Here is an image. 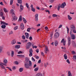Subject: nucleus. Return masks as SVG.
Masks as SVG:
<instances>
[{
	"label": "nucleus",
	"mask_w": 76,
	"mask_h": 76,
	"mask_svg": "<svg viewBox=\"0 0 76 76\" xmlns=\"http://www.w3.org/2000/svg\"><path fill=\"white\" fill-rule=\"evenodd\" d=\"M29 60L28 57H26L25 58V61L26 62H28V61Z\"/></svg>",
	"instance_id": "6ab92c4d"
},
{
	"label": "nucleus",
	"mask_w": 76,
	"mask_h": 76,
	"mask_svg": "<svg viewBox=\"0 0 76 76\" xmlns=\"http://www.w3.org/2000/svg\"><path fill=\"white\" fill-rule=\"evenodd\" d=\"M6 68H7V69H9V70H10V71H12V69L10 68V67H7Z\"/></svg>",
	"instance_id": "603ef678"
},
{
	"label": "nucleus",
	"mask_w": 76,
	"mask_h": 76,
	"mask_svg": "<svg viewBox=\"0 0 76 76\" xmlns=\"http://www.w3.org/2000/svg\"><path fill=\"white\" fill-rule=\"evenodd\" d=\"M18 29V26H16L14 28V30H16V29Z\"/></svg>",
	"instance_id": "37998d69"
},
{
	"label": "nucleus",
	"mask_w": 76,
	"mask_h": 76,
	"mask_svg": "<svg viewBox=\"0 0 76 76\" xmlns=\"http://www.w3.org/2000/svg\"><path fill=\"white\" fill-rule=\"evenodd\" d=\"M38 63H39V64H40V63H41V59H40L38 61Z\"/></svg>",
	"instance_id": "338daca9"
},
{
	"label": "nucleus",
	"mask_w": 76,
	"mask_h": 76,
	"mask_svg": "<svg viewBox=\"0 0 76 76\" xmlns=\"http://www.w3.org/2000/svg\"><path fill=\"white\" fill-rule=\"evenodd\" d=\"M29 56L30 57H31L32 56V53H30V54H29Z\"/></svg>",
	"instance_id": "13d9d810"
},
{
	"label": "nucleus",
	"mask_w": 76,
	"mask_h": 76,
	"mask_svg": "<svg viewBox=\"0 0 76 76\" xmlns=\"http://www.w3.org/2000/svg\"><path fill=\"white\" fill-rule=\"evenodd\" d=\"M68 40L69 41V40H71V39H70V37L69 36H68Z\"/></svg>",
	"instance_id": "052dcab7"
},
{
	"label": "nucleus",
	"mask_w": 76,
	"mask_h": 76,
	"mask_svg": "<svg viewBox=\"0 0 76 76\" xmlns=\"http://www.w3.org/2000/svg\"><path fill=\"white\" fill-rule=\"evenodd\" d=\"M17 19H18V17H13L12 18V21H15V20H16Z\"/></svg>",
	"instance_id": "0eeeda50"
},
{
	"label": "nucleus",
	"mask_w": 76,
	"mask_h": 76,
	"mask_svg": "<svg viewBox=\"0 0 76 76\" xmlns=\"http://www.w3.org/2000/svg\"><path fill=\"white\" fill-rule=\"evenodd\" d=\"M22 53V52L21 51H19V52H18V54H21Z\"/></svg>",
	"instance_id": "e2e57ef3"
},
{
	"label": "nucleus",
	"mask_w": 76,
	"mask_h": 76,
	"mask_svg": "<svg viewBox=\"0 0 76 76\" xmlns=\"http://www.w3.org/2000/svg\"><path fill=\"white\" fill-rule=\"evenodd\" d=\"M66 28L67 29V34L69 33V29L68 27H67V26H66Z\"/></svg>",
	"instance_id": "49530a36"
},
{
	"label": "nucleus",
	"mask_w": 76,
	"mask_h": 76,
	"mask_svg": "<svg viewBox=\"0 0 76 76\" xmlns=\"http://www.w3.org/2000/svg\"><path fill=\"white\" fill-rule=\"evenodd\" d=\"M35 20L36 22L38 21V14H35Z\"/></svg>",
	"instance_id": "20e7f679"
},
{
	"label": "nucleus",
	"mask_w": 76,
	"mask_h": 76,
	"mask_svg": "<svg viewBox=\"0 0 76 76\" xmlns=\"http://www.w3.org/2000/svg\"><path fill=\"white\" fill-rule=\"evenodd\" d=\"M66 61L67 63H68V64H70V61H69V59H67L66 60Z\"/></svg>",
	"instance_id": "de8ad7c7"
},
{
	"label": "nucleus",
	"mask_w": 76,
	"mask_h": 76,
	"mask_svg": "<svg viewBox=\"0 0 76 76\" xmlns=\"http://www.w3.org/2000/svg\"><path fill=\"white\" fill-rule=\"evenodd\" d=\"M34 71H35V72H37V71H38V67L34 69Z\"/></svg>",
	"instance_id": "4c0bfd02"
},
{
	"label": "nucleus",
	"mask_w": 76,
	"mask_h": 76,
	"mask_svg": "<svg viewBox=\"0 0 76 76\" xmlns=\"http://www.w3.org/2000/svg\"><path fill=\"white\" fill-rule=\"evenodd\" d=\"M0 66L1 69H5V68H4V66L2 64L1 65H0Z\"/></svg>",
	"instance_id": "b1692460"
},
{
	"label": "nucleus",
	"mask_w": 76,
	"mask_h": 76,
	"mask_svg": "<svg viewBox=\"0 0 76 76\" xmlns=\"http://www.w3.org/2000/svg\"><path fill=\"white\" fill-rule=\"evenodd\" d=\"M18 3H19L20 4H21L22 3V0H18Z\"/></svg>",
	"instance_id": "412c9836"
},
{
	"label": "nucleus",
	"mask_w": 76,
	"mask_h": 76,
	"mask_svg": "<svg viewBox=\"0 0 76 76\" xmlns=\"http://www.w3.org/2000/svg\"><path fill=\"white\" fill-rule=\"evenodd\" d=\"M54 0H49V1H50V3H53L54 2Z\"/></svg>",
	"instance_id": "3c124183"
},
{
	"label": "nucleus",
	"mask_w": 76,
	"mask_h": 76,
	"mask_svg": "<svg viewBox=\"0 0 76 76\" xmlns=\"http://www.w3.org/2000/svg\"><path fill=\"white\" fill-rule=\"evenodd\" d=\"M1 25L2 24V25H3L4 24V25H8V23H6L4 22V21H1Z\"/></svg>",
	"instance_id": "9b49d317"
},
{
	"label": "nucleus",
	"mask_w": 76,
	"mask_h": 76,
	"mask_svg": "<svg viewBox=\"0 0 76 76\" xmlns=\"http://www.w3.org/2000/svg\"><path fill=\"white\" fill-rule=\"evenodd\" d=\"M72 54H76V53L75 52V51H73L72 52Z\"/></svg>",
	"instance_id": "4d7b16f0"
},
{
	"label": "nucleus",
	"mask_w": 76,
	"mask_h": 76,
	"mask_svg": "<svg viewBox=\"0 0 76 76\" xmlns=\"http://www.w3.org/2000/svg\"><path fill=\"white\" fill-rule=\"evenodd\" d=\"M13 34V31H11L10 33H9V35H10L11 34Z\"/></svg>",
	"instance_id": "69168bd1"
},
{
	"label": "nucleus",
	"mask_w": 76,
	"mask_h": 76,
	"mask_svg": "<svg viewBox=\"0 0 76 76\" xmlns=\"http://www.w3.org/2000/svg\"><path fill=\"white\" fill-rule=\"evenodd\" d=\"M72 31H73V32L74 33H75V34H76V28H75L74 29H73Z\"/></svg>",
	"instance_id": "e433bc0d"
},
{
	"label": "nucleus",
	"mask_w": 76,
	"mask_h": 76,
	"mask_svg": "<svg viewBox=\"0 0 76 76\" xmlns=\"http://www.w3.org/2000/svg\"><path fill=\"white\" fill-rule=\"evenodd\" d=\"M37 76H43V75L41 73H39L37 74Z\"/></svg>",
	"instance_id": "a211bd4d"
},
{
	"label": "nucleus",
	"mask_w": 76,
	"mask_h": 76,
	"mask_svg": "<svg viewBox=\"0 0 76 76\" xmlns=\"http://www.w3.org/2000/svg\"><path fill=\"white\" fill-rule=\"evenodd\" d=\"M59 33L58 32H56L55 34V38H58L59 37Z\"/></svg>",
	"instance_id": "f03ea898"
},
{
	"label": "nucleus",
	"mask_w": 76,
	"mask_h": 76,
	"mask_svg": "<svg viewBox=\"0 0 76 76\" xmlns=\"http://www.w3.org/2000/svg\"><path fill=\"white\" fill-rule=\"evenodd\" d=\"M13 55H14V51H12L11 52L12 57H13Z\"/></svg>",
	"instance_id": "f704fd0d"
},
{
	"label": "nucleus",
	"mask_w": 76,
	"mask_h": 76,
	"mask_svg": "<svg viewBox=\"0 0 76 76\" xmlns=\"http://www.w3.org/2000/svg\"><path fill=\"white\" fill-rule=\"evenodd\" d=\"M30 30H31V28H28L27 30V32H30Z\"/></svg>",
	"instance_id": "a18cd8bd"
},
{
	"label": "nucleus",
	"mask_w": 76,
	"mask_h": 76,
	"mask_svg": "<svg viewBox=\"0 0 76 76\" xmlns=\"http://www.w3.org/2000/svg\"><path fill=\"white\" fill-rule=\"evenodd\" d=\"M22 37L23 39H25V35H23V36H22Z\"/></svg>",
	"instance_id": "09e8293b"
},
{
	"label": "nucleus",
	"mask_w": 76,
	"mask_h": 76,
	"mask_svg": "<svg viewBox=\"0 0 76 76\" xmlns=\"http://www.w3.org/2000/svg\"><path fill=\"white\" fill-rule=\"evenodd\" d=\"M66 40H65L64 41V42H63V45H66Z\"/></svg>",
	"instance_id": "8fccbe9b"
},
{
	"label": "nucleus",
	"mask_w": 76,
	"mask_h": 76,
	"mask_svg": "<svg viewBox=\"0 0 76 76\" xmlns=\"http://www.w3.org/2000/svg\"><path fill=\"white\" fill-rule=\"evenodd\" d=\"M71 37L72 39H75V36L74 34H71Z\"/></svg>",
	"instance_id": "6e6552de"
},
{
	"label": "nucleus",
	"mask_w": 76,
	"mask_h": 76,
	"mask_svg": "<svg viewBox=\"0 0 76 76\" xmlns=\"http://www.w3.org/2000/svg\"><path fill=\"white\" fill-rule=\"evenodd\" d=\"M35 57L37 59H38L39 58V57L38 56H36Z\"/></svg>",
	"instance_id": "680f3d73"
},
{
	"label": "nucleus",
	"mask_w": 76,
	"mask_h": 76,
	"mask_svg": "<svg viewBox=\"0 0 76 76\" xmlns=\"http://www.w3.org/2000/svg\"><path fill=\"white\" fill-rule=\"evenodd\" d=\"M68 76H72V74H71V72L70 71H69L68 72Z\"/></svg>",
	"instance_id": "473e14b6"
},
{
	"label": "nucleus",
	"mask_w": 76,
	"mask_h": 76,
	"mask_svg": "<svg viewBox=\"0 0 76 76\" xmlns=\"http://www.w3.org/2000/svg\"><path fill=\"white\" fill-rule=\"evenodd\" d=\"M29 66H30V67H31V66H32V62H31V61H29Z\"/></svg>",
	"instance_id": "393cba45"
},
{
	"label": "nucleus",
	"mask_w": 76,
	"mask_h": 76,
	"mask_svg": "<svg viewBox=\"0 0 76 76\" xmlns=\"http://www.w3.org/2000/svg\"><path fill=\"white\" fill-rule=\"evenodd\" d=\"M29 39L30 41H31V40L32 39V37L31 36L30 37H29Z\"/></svg>",
	"instance_id": "6e6d98bb"
},
{
	"label": "nucleus",
	"mask_w": 76,
	"mask_h": 76,
	"mask_svg": "<svg viewBox=\"0 0 76 76\" xmlns=\"http://www.w3.org/2000/svg\"><path fill=\"white\" fill-rule=\"evenodd\" d=\"M0 16H1V17L3 16V12H1L0 13Z\"/></svg>",
	"instance_id": "ea45409f"
},
{
	"label": "nucleus",
	"mask_w": 76,
	"mask_h": 76,
	"mask_svg": "<svg viewBox=\"0 0 76 76\" xmlns=\"http://www.w3.org/2000/svg\"><path fill=\"white\" fill-rule=\"evenodd\" d=\"M20 46L19 45H16L15 47V48L16 49H19L20 48Z\"/></svg>",
	"instance_id": "1a4fd4ad"
},
{
	"label": "nucleus",
	"mask_w": 76,
	"mask_h": 76,
	"mask_svg": "<svg viewBox=\"0 0 76 76\" xmlns=\"http://www.w3.org/2000/svg\"><path fill=\"white\" fill-rule=\"evenodd\" d=\"M36 52H37V53H38L39 52V49H37L36 50Z\"/></svg>",
	"instance_id": "5fc2aeb1"
},
{
	"label": "nucleus",
	"mask_w": 76,
	"mask_h": 76,
	"mask_svg": "<svg viewBox=\"0 0 76 76\" xmlns=\"http://www.w3.org/2000/svg\"><path fill=\"white\" fill-rule=\"evenodd\" d=\"M58 41L57 40H55L54 42V44L55 46H57L58 45Z\"/></svg>",
	"instance_id": "4468645a"
},
{
	"label": "nucleus",
	"mask_w": 76,
	"mask_h": 76,
	"mask_svg": "<svg viewBox=\"0 0 76 76\" xmlns=\"http://www.w3.org/2000/svg\"><path fill=\"white\" fill-rule=\"evenodd\" d=\"M64 39H62L61 42V43H63V42H64Z\"/></svg>",
	"instance_id": "864d4df0"
},
{
	"label": "nucleus",
	"mask_w": 76,
	"mask_h": 76,
	"mask_svg": "<svg viewBox=\"0 0 76 76\" xmlns=\"http://www.w3.org/2000/svg\"><path fill=\"white\" fill-rule=\"evenodd\" d=\"M15 64H19V63H18V62L17 61H15Z\"/></svg>",
	"instance_id": "bf43d9fd"
},
{
	"label": "nucleus",
	"mask_w": 76,
	"mask_h": 76,
	"mask_svg": "<svg viewBox=\"0 0 76 76\" xmlns=\"http://www.w3.org/2000/svg\"><path fill=\"white\" fill-rule=\"evenodd\" d=\"M32 60L33 61H35V59L33 57H32Z\"/></svg>",
	"instance_id": "0e129e2a"
},
{
	"label": "nucleus",
	"mask_w": 76,
	"mask_h": 76,
	"mask_svg": "<svg viewBox=\"0 0 76 76\" xmlns=\"http://www.w3.org/2000/svg\"><path fill=\"white\" fill-rule=\"evenodd\" d=\"M6 25H2V26H1V27L2 28H3L4 29H5V28H6Z\"/></svg>",
	"instance_id": "a878e982"
},
{
	"label": "nucleus",
	"mask_w": 76,
	"mask_h": 76,
	"mask_svg": "<svg viewBox=\"0 0 76 76\" xmlns=\"http://www.w3.org/2000/svg\"><path fill=\"white\" fill-rule=\"evenodd\" d=\"M70 30L71 31H73V30L76 28H75V25H71L70 26Z\"/></svg>",
	"instance_id": "7ed1b4c3"
},
{
	"label": "nucleus",
	"mask_w": 76,
	"mask_h": 76,
	"mask_svg": "<svg viewBox=\"0 0 76 76\" xmlns=\"http://www.w3.org/2000/svg\"><path fill=\"white\" fill-rule=\"evenodd\" d=\"M3 49V48L1 47H0V53L2 52V50Z\"/></svg>",
	"instance_id": "79ce46f5"
},
{
	"label": "nucleus",
	"mask_w": 76,
	"mask_h": 76,
	"mask_svg": "<svg viewBox=\"0 0 76 76\" xmlns=\"http://www.w3.org/2000/svg\"><path fill=\"white\" fill-rule=\"evenodd\" d=\"M16 43V40L14 39L12 41V45H14Z\"/></svg>",
	"instance_id": "f8f14e48"
},
{
	"label": "nucleus",
	"mask_w": 76,
	"mask_h": 76,
	"mask_svg": "<svg viewBox=\"0 0 76 76\" xmlns=\"http://www.w3.org/2000/svg\"><path fill=\"white\" fill-rule=\"evenodd\" d=\"M13 0H11L10 1V5H12L13 4Z\"/></svg>",
	"instance_id": "58836bf2"
},
{
	"label": "nucleus",
	"mask_w": 76,
	"mask_h": 76,
	"mask_svg": "<svg viewBox=\"0 0 76 76\" xmlns=\"http://www.w3.org/2000/svg\"><path fill=\"white\" fill-rule=\"evenodd\" d=\"M52 16L53 17V18H55V17H57V15L56 14H53L52 15Z\"/></svg>",
	"instance_id": "cd10ccee"
},
{
	"label": "nucleus",
	"mask_w": 76,
	"mask_h": 76,
	"mask_svg": "<svg viewBox=\"0 0 76 76\" xmlns=\"http://www.w3.org/2000/svg\"><path fill=\"white\" fill-rule=\"evenodd\" d=\"M16 15H15V13H13L12 14V18H14V17H15Z\"/></svg>",
	"instance_id": "c03bdc74"
},
{
	"label": "nucleus",
	"mask_w": 76,
	"mask_h": 76,
	"mask_svg": "<svg viewBox=\"0 0 76 76\" xmlns=\"http://www.w3.org/2000/svg\"><path fill=\"white\" fill-rule=\"evenodd\" d=\"M29 53H33V50L32 48H31L29 50Z\"/></svg>",
	"instance_id": "7c9ffc66"
},
{
	"label": "nucleus",
	"mask_w": 76,
	"mask_h": 76,
	"mask_svg": "<svg viewBox=\"0 0 76 76\" xmlns=\"http://www.w3.org/2000/svg\"><path fill=\"white\" fill-rule=\"evenodd\" d=\"M72 45L74 47H76V43H75V42L74 41L72 42Z\"/></svg>",
	"instance_id": "dca6fc26"
},
{
	"label": "nucleus",
	"mask_w": 76,
	"mask_h": 76,
	"mask_svg": "<svg viewBox=\"0 0 76 76\" xmlns=\"http://www.w3.org/2000/svg\"><path fill=\"white\" fill-rule=\"evenodd\" d=\"M68 17L69 20H71V19H72V17H70V15H68Z\"/></svg>",
	"instance_id": "c9c22d12"
},
{
	"label": "nucleus",
	"mask_w": 76,
	"mask_h": 76,
	"mask_svg": "<svg viewBox=\"0 0 76 76\" xmlns=\"http://www.w3.org/2000/svg\"><path fill=\"white\" fill-rule=\"evenodd\" d=\"M45 51H48V47H47V46H45Z\"/></svg>",
	"instance_id": "c756f323"
},
{
	"label": "nucleus",
	"mask_w": 76,
	"mask_h": 76,
	"mask_svg": "<svg viewBox=\"0 0 76 76\" xmlns=\"http://www.w3.org/2000/svg\"><path fill=\"white\" fill-rule=\"evenodd\" d=\"M64 57L65 60H67V56L66 54H64Z\"/></svg>",
	"instance_id": "2eb2a0df"
},
{
	"label": "nucleus",
	"mask_w": 76,
	"mask_h": 76,
	"mask_svg": "<svg viewBox=\"0 0 76 76\" xmlns=\"http://www.w3.org/2000/svg\"><path fill=\"white\" fill-rule=\"evenodd\" d=\"M4 12H5L6 13H7V12H8V11L7 10L6 8H4Z\"/></svg>",
	"instance_id": "2f4dec72"
},
{
	"label": "nucleus",
	"mask_w": 76,
	"mask_h": 76,
	"mask_svg": "<svg viewBox=\"0 0 76 76\" xmlns=\"http://www.w3.org/2000/svg\"><path fill=\"white\" fill-rule=\"evenodd\" d=\"M31 10L32 11H33V12H35V9L34 8H31Z\"/></svg>",
	"instance_id": "72a5a7b5"
},
{
	"label": "nucleus",
	"mask_w": 76,
	"mask_h": 76,
	"mask_svg": "<svg viewBox=\"0 0 76 76\" xmlns=\"http://www.w3.org/2000/svg\"><path fill=\"white\" fill-rule=\"evenodd\" d=\"M4 63H5V64H7V59H4Z\"/></svg>",
	"instance_id": "aec40b11"
},
{
	"label": "nucleus",
	"mask_w": 76,
	"mask_h": 76,
	"mask_svg": "<svg viewBox=\"0 0 76 76\" xmlns=\"http://www.w3.org/2000/svg\"><path fill=\"white\" fill-rule=\"evenodd\" d=\"M17 56L18 57H19V58H21V57H23L24 58H25V56L24 55H18Z\"/></svg>",
	"instance_id": "ddd939ff"
},
{
	"label": "nucleus",
	"mask_w": 76,
	"mask_h": 76,
	"mask_svg": "<svg viewBox=\"0 0 76 76\" xmlns=\"http://www.w3.org/2000/svg\"><path fill=\"white\" fill-rule=\"evenodd\" d=\"M23 21L24 23H26L27 22V21H26V20L25 19V18H23Z\"/></svg>",
	"instance_id": "5701e85b"
},
{
	"label": "nucleus",
	"mask_w": 76,
	"mask_h": 76,
	"mask_svg": "<svg viewBox=\"0 0 76 76\" xmlns=\"http://www.w3.org/2000/svg\"><path fill=\"white\" fill-rule=\"evenodd\" d=\"M23 68H20L19 69V71L20 72H22V71H23Z\"/></svg>",
	"instance_id": "4be33fe9"
},
{
	"label": "nucleus",
	"mask_w": 76,
	"mask_h": 76,
	"mask_svg": "<svg viewBox=\"0 0 76 76\" xmlns=\"http://www.w3.org/2000/svg\"><path fill=\"white\" fill-rule=\"evenodd\" d=\"M26 6L27 8H28V10H29V6L28 5V4L27 3H26Z\"/></svg>",
	"instance_id": "bb28decb"
},
{
	"label": "nucleus",
	"mask_w": 76,
	"mask_h": 76,
	"mask_svg": "<svg viewBox=\"0 0 76 76\" xmlns=\"http://www.w3.org/2000/svg\"><path fill=\"white\" fill-rule=\"evenodd\" d=\"M20 28L22 30H23L24 29V25H23V23H21L20 24Z\"/></svg>",
	"instance_id": "9d476101"
},
{
	"label": "nucleus",
	"mask_w": 76,
	"mask_h": 76,
	"mask_svg": "<svg viewBox=\"0 0 76 76\" xmlns=\"http://www.w3.org/2000/svg\"><path fill=\"white\" fill-rule=\"evenodd\" d=\"M31 45L32 43H31L30 42H28L27 43V46L26 47V49H28H28H29V48L31 47Z\"/></svg>",
	"instance_id": "f257e3e1"
},
{
	"label": "nucleus",
	"mask_w": 76,
	"mask_h": 76,
	"mask_svg": "<svg viewBox=\"0 0 76 76\" xmlns=\"http://www.w3.org/2000/svg\"><path fill=\"white\" fill-rule=\"evenodd\" d=\"M73 60L76 61V56L74 55L73 56Z\"/></svg>",
	"instance_id": "c85d7f7f"
},
{
	"label": "nucleus",
	"mask_w": 76,
	"mask_h": 76,
	"mask_svg": "<svg viewBox=\"0 0 76 76\" xmlns=\"http://www.w3.org/2000/svg\"><path fill=\"white\" fill-rule=\"evenodd\" d=\"M25 34L26 35H26H29V33H25Z\"/></svg>",
	"instance_id": "774afa93"
},
{
	"label": "nucleus",
	"mask_w": 76,
	"mask_h": 76,
	"mask_svg": "<svg viewBox=\"0 0 76 76\" xmlns=\"http://www.w3.org/2000/svg\"><path fill=\"white\" fill-rule=\"evenodd\" d=\"M19 20L21 21L22 20V16L21 15L20 16V17L19 18Z\"/></svg>",
	"instance_id": "a19ab883"
},
{
	"label": "nucleus",
	"mask_w": 76,
	"mask_h": 76,
	"mask_svg": "<svg viewBox=\"0 0 76 76\" xmlns=\"http://www.w3.org/2000/svg\"><path fill=\"white\" fill-rule=\"evenodd\" d=\"M20 7L21 10H23V7L22 5H20Z\"/></svg>",
	"instance_id": "f3484780"
},
{
	"label": "nucleus",
	"mask_w": 76,
	"mask_h": 76,
	"mask_svg": "<svg viewBox=\"0 0 76 76\" xmlns=\"http://www.w3.org/2000/svg\"><path fill=\"white\" fill-rule=\"evenodd\" d=\"M66 5V4L65 2L63 4H62L61 6V8H64V7H65Z\"/></svg>",
	"instance_id": "423d86ee"
},
{
	"label": "nucleus",
	"mask_w": 76,
	"mask_h": 76,
	"mask_svg": "<svg viewBox=\"0 0 76 76\" xmlns=\"http://www.w3.org/2000/svg\"><path fill=\"white\" fill-rule=\"evenodd\" d=\"M25 67L26 69H29V65L28 63H26L25 64Z\"/></svg>",
	"instance_id": "39448f33"
}]
</instances>
